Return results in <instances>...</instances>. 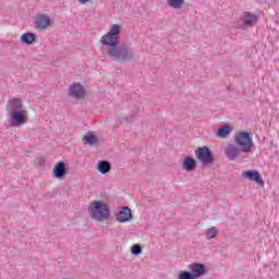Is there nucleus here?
I'll return each mask as SVG.
<instances>
[{
  "label": "nucleus",
  "instance_id": "obj_1",
  "mask_svg": "<svg viewBox=\"0 0 279 279\" xmlns=\"http://www.w3.org/2000/svg\"><path fill=\"white\" fill-rule=\"evenodd\" d=\"M123 25L111 24L109 31L100 37V44L107 47V56L114 62L128 64L134 62V50L130 44H120Z\"/></svg>",
  "mask_w": 279,
  "mask_h": 279
},
{
  "label": "nucleus",
  "instance_id": "obj_2",
  "mask_svg": "<svg viewBox=\"0 0 279 279\" xmlns=\"http://www.w3.org/2000/svg\"><path fill=\"white\" fill-rule=\"evenodd\" d=\"M88 214L94 221H108L110 219V207L101 201H94L88 205Z\"/></svg>",
  "mask_w": 279,
  "mask_h": 279
},
{
  "label": "nucleus",
  "instance_id": "obj_3",
  "mask_svg": "<svg viewBox=\"0 0 279 279\" xmlns=\"http://www.w3.org/2000/svg\"><path fill=\"white\" fill-rule=\"evenodd\" d=\"M189 271L180 272L178 279H197L206 274V265L194 263L189 266Z\"/></svg>",
  "mask_w": 279,
  "mask_h": 279
},
{
  "label": "nucleus",
  "instance_id": "obj_4",
  "mask_svg": "<svg viewBox=\"0 0 279 279\" xmlns=\"http://www.w3.org/2000/svg\"><path fill=\"white\" fill-rule=\"evenodd\" d=\"M234 143L238 145L244 154H250L252 151V147L254 145V141L252 140L250 133L240 132L235 134Z\"/></svg>",
  "mask_w": 279,
  "mask_h": 279
},
{
  "label": "nucleus",
  "instance_id": "obj_5",
  "mask_svg": "<svg viewBox=\"0 0 279 279\" xmlns=\"http://www.w3.org/2000/svg\"><path fill=\"white\" fill-rule=\"evenodd\" d=\"M29 119V112L24 111H13L9 113V125L10 128H21L25 125Z\"/></svg>",
  "mask_w": 279,
  "mask_h": 279
},
{
  "label": "nucleus",
  "instance_id": "obj_6",
  "mask_svg": "<svg viewBox=\"0 0 279 279\" xmlns=\"http://www.w3.org/2000/svg\"><path fill=\"white\" fill-rule=\"evenodd\" d=\"M195 156L202 165H213L215 162V157L213 156V151L207 146L198 147L195 150Z\"/></svg>",
  "mask_w": 279,
  "mask_h": 279
},
{
  "label": "nucleus",
  "instance_id": "obj_7",
  "mask_svg": "<svg viewBox=\"0 0 279 279\" xmlns=\"http://www.w3.org/2000/svg\"><path fill=\"white\" fill-rule=\"evenodd\" d=\"M68 95L72 97V99H84L86 95V89L80 83H73L70 85Z\"/></svg>",
  "mask_w": 279,
  "mask_h": 279
},
{
  "label": "nucleus",
  "instance_id": "obj_8",
  "mask_svg": "<svg viewBox=\"0 0 279 279\" xmlns=\"http://www.w3.org/2000/svg\"><path fill=\"white\" fill-rule=\"evenodd\" d=\"M240 21L244 27H254L258 23V15L246 11L242 13Z\"/></svg>",
  "mask_w": 279,
  "mask_h": 279
},
{
  "label": "nucleus",
  "instance_id": "obj_9",
  "mask_svg": "<svg viewBox=\"0 0 279 279\" xmlns=\"http://www.w3.org/2000/svg\"><path fill=\"white\" fill-rule=\"evenodd\" d=\"M242 178L250 180L251 182H256L259 186H265V181H263V177L260 172L256 170H247L242 173Z\"/></svg>",
  "mask_w": 279,
  "mask_h": 279
},
{
  "label": "nucleus",
  "instance_id": "obj_10",
  "mask_svg": "<svg viewBox=\"0 0 279 279\" xmlns=\"http://www.w3.org/2000/svg\"><path fill=\"white\" fill-rule=\"evenodd\" d=\"M8 112H21L27 110L21 98H12L7 106Z\"/></svg>",
  "mask_w": 279,
  "mask_h": 279
},
{
  "label": "nucleus",
  "instance_id": "obj_11",
  "mask_svg": "<svg viewBox=\"0 0 279 279\" xmlns=\"http://www.w3.org/2000/svg\"><path fill=\"white\" fill-rule=\"evenodd\" d=\"M134 216H132V209L130 207H122L120 211L116 215V220L119 223H128V221H132Z\"/></svg>",
  "mask_w": 279,
  "mask_h": 279
},
{
  "label": "nucleus",
  "instance_id": "obj_12",
  "mask_svg": "<svg viewBox=\"0 0 279 279\" xmlns=\"http://www.w3.org/2000/svg\"><path fill=\"white\" fill-rule=\"evenodd\" d=\"M35 29H47L51 26V17L48 14L38 15L34 22Z\"/></svg>",
  "mask_w": 279,
  "mask_h": 279
},
{
  "label": "nucleus",
  "instance_id": "obj_13",
  "mask_svg": "<svg viewBox=\"0 0 279 279\" xmlns=\"http://www.w3.org/2000/svg\"><path fill=\"white\" fill-rule=\"evenodd\" d=\"M241 147L234 145V144H229L226 148V156L228 157L229 160L234 161L239 156L241 155Z\"/></svg>",
  "mask_w": 279,
  "mask_h": 279
},
{
  "label": "nucleus",
  "instance_id": "obj_14",
  "mask_svg": "<svg viewBox=\"0 0 279 279\" xmlns=\"http://www.w3.org/2000/svg\"><path fill=\"white\" fill-rule=\"evenodd\" d=\"M52 175L56 180H62L66 175V163L62 161L58 162L52 170Z\"/></svg>",
  "mask_w": 279,
  "mask_h": 279
},
{
  "label": "nucleus",
  "instance_id": "obj_15",
  "mask_svg": "<svg viewBox=\"0 0 279 279\" xmlns=\"http://www.w3.org/2000/svg\"><path fill=\"white\" fill-rule=\"evenodd\" d=\"M83 145H99V136H97L96 134H94L93 132H87L83 138Z\"/></svg>",
  "mask_w": 279,
  "mask_h": 279
},
{
  "label": "nucleus",
  "instance_id": "obj_16",
  "mask_svg": "<svg viewBox=\"0 0 279 279\" xmlns=\"http://www.w3.org/2000/svg\"><path fill=\"white\" fill-rule=\"evenodd\" d=\"M195 167H197V161H195L193 157L186 156L183 159L182 169H184V171H187V172L195 171Z\"/></svg>",
  "mask_w": 279,
  "mask_h": 279
},
{
  "label": "nucleus",
  "instance_id": "obj_17",
  "mask_svg": "<svg viewBox=\"0 0 279 279\" xmlns=\"http://www.w3.org/2000/svg\"><path fill=\"white\" fill-rule=\"evenodd\" d=\"M96 169L99 173L106 175V173H109L110 169H112V165L108 160H101L98 161Z\"/></svg>",
  "mask_w": 279,
  "mask_h": 279
},
{
  "label": "nucleus",
  "instance_id": "obj_18",
  "mask_svg": "<svg viewBox=\"0 0 279 279\" xmlns=\"http://www.w3.org/2000/svg\"><path fill=\"white\" fill-rule=\"evenodd\" d=\"M219 235V229L217 227H210L205 232V239L207 241H213V239H217Z\"/></svg>",
  "mask_w": 279,
  "mask_h": 279
},
{
  "label": "nucleus",
  "instance_id": "obj_19",
  "mask_svg": "<svg viewBox=\"0 0 279 279\" xmlns=\"http://www.w3.org/2000/svg\"><path fill=\"white\" fill-rule=\"evenodd\" d=\"M36 40V34L34 33H25L21 36V43L24 45H33V43Z\"/></svg>",
  "mask_w": 279,
  "mask_h": 279
},
{
  "label": "nucleus",
  "instance_id": "obj_20",
  "mask_svg": "<svg viewBox=\"0 0 279 279\" xmlns=\"http://www.w3.org/2000/svg\"><path fill=\"white\" fill-rule=\"evenodd\" d=\"M216 136L218 138H228L230 136V126L229 125H222L218 129Z\"/></svg>",
  "mask_w": 279,
  "mask_h": 279
},
{
  "label": "nucleus",
  "instance_id": "obj_21",
  "mask_svg": "<svg viewBox=\"0 0 279 279\" xmlns=\"http://www.w3.org/2000/svg\"><path fill=\"white\" fill-rule=\"evenodd\" d=\"M169 8L173 10H180L184 5V0H166Z\"/></svg>",
  "mask_w": 279,
  "mask_h": 279
},
{
  "label": "nucleus",
  "instance_id": "obj_22",
  "mask_svg": "<svg viewBox=\"0 0 279 279\" xmlns=\"http://www.w3.org/2000/svg\"><path fill=\"white\" fill-rule=\"evenodd\" d=\"M142 252H143V247H141V245H138V244H134L131 247V253L133 254V256H138L142 254Z\"/></svg>",
  "mask_w": 279,
  "mask_h": 279
}]
</instances>
